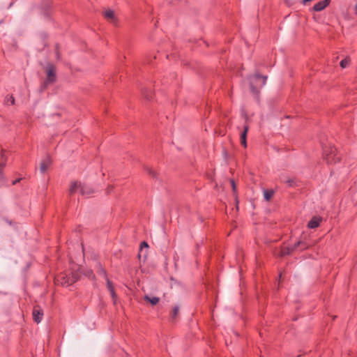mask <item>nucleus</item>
I'll use <instances>...</instances> for the list:
<instances>
[{"label": "nucleus", "instance_id": "nucleus-1", "mask_svg": "<svg viewBox=\"0 0 357 357\" xmlns=\"http://www.w3.org/2000/svg\"><path fill=\"white\" fill-rule=\"evenodd\" d=\"M267 76H263L258 73L249 77L250 89L253 93L257 94L259 89L262 88L266 82Z\"/></svg>", "mask_w": 357, "mask_h": 357}, {"label": "nucleus", "instance_id": "nucleus-2", "mask_svg": "<svg viewBox=\"0 0 357 357\" xmlns=\"http://www.w3.org/2000/svg\"><path fill=\"white\" fill-rule=\"evenodd\" d=\"M324 158L328 164H333L340 161V156L334 146H328L324 149Z\"/></svg>", "mask_w": 357, "mask_h": 357}, {"label": "nucleus", "instance_id": "nucleus-3", "mask_svg": "<svg viewBox=\"0 0 357 357\" xmlns=\"http://www.w3.org/2000/svg\"><path fill=\"white\" fill-rule=\"evenodd\" d=\"M89 191H85L84 185L81 182L73 181L70 185L69 191L70 194L80 192L82 195L89 196L93 193L94 190L92 188H88Z\"/></svg>", "mask_w": 357, "mask_h": 357}, {"label": "nucleus", "instance_id": "nucleus-4", "mask_svg": "<svg viewBox=\"0 0 357 357\" xmlns=\"http://www.w3.org/2000/svg\"><path fill=\"white\" fill-rule=\"evenodd\" d=\"M47 79L46 82L52 83L56 79V68L52 64H48L46 66Z\"/></svg>", "mask_w": 357, "mask_h": 357}, {"label": "nucleus", "instance_id": "nucleus-5", "mask_svg": "<svg viewBox=\"0 0 357 357\" xmlns=\"http://www.w3.org/2000/svg\"><path fill=\"white\" fill-rule=\"evenodd\" d=\"M331 2V0H323L314 4L313 9L315 11L319 12L323 10Z\"/></svg>", "mask_w": 357, "mask_h": 357}, {"label": "nucleus", "instance_id": "nucleus-6", "mask_svg": "<svg viewBox=\"0 0 357 357\" xmlns=\"http://www.w3.org/2000/svg\"><path fill=\"white\" fill-rule=\"evenodd\" d=\"M321 222V218L318 217H313L308 222L307 227L311 229H315L319 227Z\"/></svg>", "mask_w": 357, "mask_h": 357}, {"label": "nucleus", "instance_id": "nucleus-7", "mask_svg": "<svg viewBox=\"0 0 357 357\" xmlns=\"http://www.w3.org/2000/svg\"><path fill=\"white\" fill-rule=\"evenodd\" d=\"M104 16L107 20H110L112 22L116 24V17L114 12L112 10H107L104 13Z\"/></svg>", "mask_w": 357, "mask_h": 357}, {"label": "nucleus", "instance_id": "nucleus-8", "mask_svg": "<svg viewBox=\"0 0 357 357\" xmlns=\"http://www.w3.org/2000/svg\"><path fill=\"white\" fill-rule=\"evenodd\" d=\"M301 245H303V243L299 241L297 243H296L292 248H284L281 251V256H284V255L290 254L292 251L296 250Z\"/></svg>", "mask_w": 357, "mask_h": 357}, {"label": "nucleus", "instance_id": "nucleus-9", "mask_svg": "<svg viewBox=\"0 0 357 357\" xmlns=\"http://www.w3.org/2000/svg\"><path fill=\"white\" fill-rule=\"evenodd\" d=\"M51 165V160L50 158H47L40 162V170L42 173H44Z\"/></svg>", "mask_w": 357, "mask_h": 357}, {"label": "nucleus", "instance_id": "nucleus-10", "mask_svg": "<svg viewBox=\"0 0 357 357\" xmlns=\"http://www.w3.org/2000/svg\"><path fill=\"white\" fill-rule=\"evenodd\" d=\"M5 164H6L5 153H4L3 151H1V156H0V185L3 182V176H2V174H1V170L3 168V167L5 166Z\"/></svg>", "mask_w": 357, "mask_h": 357}, {"label": "nucleus", "instance_id": "nucleus-11", "mask_svg": "<svg viewBox=\"0 0 357 357\" xmlns=\"http://www.w3.org/2000/svg\"><path fill=\"white\" fill-rule=\"evenodd\" d=\"M43 313L39 310L34 309L33 311V317L36 323H40L43 319Z\"/></svg>", "mask_w": 357, "mask_h": 357}, {"label": "nucleus", "instance_id": "nucleus-12", "mask_svg": "<svg viewBox=\"0 0 357 357\" xmlns=\"http://www.w3.org/2000/svg\"><path fill=\"white\" fill-rule=\"evenodd\" d=\"M144 300L149 302L152 305H157L159 301H160V298L158 297H156V296H149V295H146L144 296Z\"/></svg>", "mask_w": 357, "mask_h": 357}, {"label": "nucleus", "instance_id": "nucleus-13", "mask_svg": "<svg viewBox=\"0 0 357 357\" xmlns=\"http://www.w3.org/2000/svg\"><path fill=\"white\" fill-rule=\"evenodd\" d=\"M180 310V307L178 305H176L174 307L172 312L170 314V318L172 321H175L178 314V312Z\"/></svg>", "mask_w": 357, "mask_h": 357}, {"label": "nucleus", "instance_id": "nucleus-14", "mask_svg": "<svg viewBox=\"0 0 357 357\" xmlns=\"http://www.w3.org/2000/svg\"><path fill=\"white\" fill-rule=\"evenodd\" d=\"M273 194H274V191L272 190H264V199L266 201H269L271 199V197H273Z\"/></svg>", "mask_w": 357, "mask_h": 357}, {"label": "nucleus", "instance_id": "nucleus-15", "mask_svg": "<svg viewBox=\"0 0 357 357\" xmlns=\"http://www.w3.org/2000/svg\"><path fill=\"white\" fill-rule=\"evenodd\" d=\"M350 63V59L348 58H346L340 61V66L342 68H345L349 66Z\"/></svg>", "mask_w": 357, "mask_h": 357}, {"label": "nucleus", "instance_id": "nucleus-16", "mask_svg": "<svg viewBox=\"0 0 357 357\" xmlns=\"http://www.w3.org/2000/svg\"><path fill=\"white\" fill-rule=\"evenodd\" d=\"M5 102L7 105H14L15 104V98L13 96H7L5 98Z\"/></svg>", "mask_w": 357, "mask_h": 357}, {"label": "nucleus", "instance_id": "nucleus-17", "mask_svg": "<svg viewBox=\"0 0 357 357\" xmlns=\"http://www.w3.org/2000/svg\"><path fill=\"white\" fill-rule=\"evenodd\" d=\"M78 279V277L77 275H73L72 278L68 280H65L64 282H62V284H72L73 282H75Z\"/></svg>", "mask_w": 357, "mask_h": 357}, {"label": "nucleus", "instance_id": "nucleus-18", "mask_svg": "<svg viewBox=\"0 0 357 357\" xmlns=\"http://www.w3.org/2000/svg\"><path fill=\"white\" fill-rule=\"evenodd\" d=\"M248 129H249L248 126L245 125L244 126V130H243V132L241 134V139H246Z\"/></svg>", "mask_w": 357, "mask_h": 357}, {"label": "nucleus", "instance_id": "nucleus-19", "mask_svg": "<svg viewBox=\"0 0 357 357\" xmlns=\"http://www.w3.org/2000/svg\"><path fill=\"white\" fill-rule=\"evenodd\" d=\"M145 170L151 176H153V177H155L156 176L155 172L154 170H153L151 168L147 167L145 168Z\"/></svg>", "mask_w": 357, "mask_h": 357}, {"label": "nucleus", "instance_id": "nucleus-20", "mask_svg": "<svg viewBox=\"0 0 357 357\" xmlns=\"http://www.w3.org/2000/svg\"><path fill=\"white\" fill-rule=\"evenodd\" d=\"M109 292H110L111 296L112 297L114 303L115 304L116 302V295L115 294L114 289H112L111 291H109Z\"/></svg>", "mask_w": 357, "mask_h": 357}, {"label": "nucleus", "instance_id": "nucleus-21", "mask_svg": "<svg viewBox=\"0 0 357 357\" xmlns=\"http://www.w3.org/2000/svg\"><path fill=\"white\" fill-rule=\"evenodd\" d=\"M107 289H109V291H111L112 289H114L112 282L109 280H107Z\"/></svg>", "mask_w": 357, "mask_h": 357}, {"label": "nucleus", "instance_id": "nucleus-22", "mask_svg": "<svg viewBox=\"0 0 357 357\" xmlns=\"http://www.w3.org/2000/svg\"><path fill=\"white\" fill-rule=\"evenodd\" d=\"M231 184L234 192H236V184L233 180H231Z\"/></svg>", "mask_w": 357, "mask_h": 357}, {"label": "nucleus", "instance_id": "nucleus-23", "mask_svg": "<svg viewBox=\"0 0 357 357\" xmlns=\"http://www.w3.org/2000/svg\"><path fill=\"white\" fill-rule=\"evenodd\" d=\"M241 144L245 148L247 147L246 139H241Z\"/></svg>", "mask_w": 357, "mask_h": 357}, {"label": "nucleus", "instance_id": "nucleus-24", "mask_svg": "<svg viewBox=\"0 0 357 357\" xmlns=\"http://www.w3.org/2000/svg\"><path fill=\"white\" fill-rule=\"evenodd\" d=\"M140 247H141V249H142V248H144V247H145V248H148V247H149V245H148V243H147L146 242L143 241V242L141 243V246H140Z\"/></svg>", "mask_w": 357, "mask_h": 357}, {"label": "nucleus", "instance_id": "nucleus-25", "mask_svg": "<svg viewBox=\"0 0 357 357\" xmlns=\"http://www.w3.org/2000/svg\"><path fill=\"white\" fill-rule=\"evenodd\" d=\"M86 275H87V276H88V277H89V278H90V277H91V276H93V273H92L91 271H89L87 272V273H86Z\"/></svg>", "mask_w": 357, "mask_h": 357}, {"label": "nucleus", "instance_id": "nucleus-26", "mask_svg": "<svg viewBox=\"0 0 357 357\" xmlns=\"http://www.w3.org/2000/svg\"><path fill=\"white\" fill-rule=\"evenodd\" d=\"M84 190H85V191H89V188H91V187H90V186H89V185H85V184H84Z\"/></svg>", "mask_w": 357, "mask_h": 357}, {"label": "nucleus", "instance_id": "nucleus-27", "mask_svg": "<svg viewBox=\"0 0 357 357\" xmlns=\"http://www.w3.org/2000/svg\"><path fill=\"white\" fill-rule=\"evenodd\" d=\"M354 13H355V15H357V4L355 6V12H354Z\"/></svg>", "mask_w": 357, "mask_h": 357}, {"label": "nucleus", "instance_id": "nucleus-28", "mask_svg": "<svg viewBox=\"0 0 357 357\" xmlns=\"http://www.w3.org/2000/svg\"><path fill=\"white\" fill-rule=\"evenodd\" d=\"M305 248H306V246H303L301 249L303 250V249H305Z\"/></svg>", "mask_w": 357, "mask_h": 357}, {"label": "nucleus", "instance_id": "nucleus-29", "mask_svg": "<svg viewBox=\"0 0 357 357\" xmlns=\"http://www.w3.org/2000/svg\"><path fill=\"white\" fill-rule=\"evenodd\" d=\"M18 181H15L13 183V184H15Z\"/></svg>", "mask_w": 357, "mask_h": 357}]
</instances>
